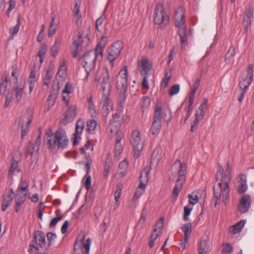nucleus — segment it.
<instances>
[{
    "instance_id": "obj_1",
    "label": "nucleus",
    "mask_w": 254,
    "mask_h": 254,
    "mask_svg": "<svg viewBox=\"0 0 254 254\" xmlns=\"http://www.w3.org/2000/svg\"><path fill=\"white\" fill-rule=\"evenodd\" d=\"M231 171V168L230 164L227 163V166L224 174L223 173L220 175V180L216 181L218 184L213 186L215 207H216L217 205L220 202L221 198H222V201L224 205H226L228 203L229 198Z\"/></svg>"
},
{
    "instance_id": "obj_2",
    "label": "nucleus",
    "mask_w": 254,
    "mask_h": 254,
    "mask_svg": "<svg viewBox=\"0 0 254 254\" xmlns=\"http://www.w3.org/2000/svg\"><path fill=\"white\" fill-rule=\"evenodd\" d=\"M51 131L47 133V136L44 141L48 145L49 148L52 151H56L60 148L64 149L68 144V139L64 130L63 128H59L54 133L53 140L52 139Z\"/></svg>"
},
{
    "instance_id": "obj_3",
    "label": "nucleus",
    "mask_w": 254,
    "mask_h": 254,
    "mask_svg": "<svg viewBox=\"0 0 254 254\" xmlns=\"http://www.w3.org/2000/svg\"><path fill=\"white\" fill-rule=\"evenodd\" d=\"M172 169L177 170L178 173V177L172 192V197L176 200L182 189L183 185L186 181L187 165L182 164L179 159H177L172 165Z\"/></svg>"
},
{
    "instance_id": "obj_4",
    "label": "nucleus",
    "mask_w": 254,
    "mask_h": 254,
    "mask_svg": "<svg viewBox=\"0 0 254 254\" xmlns=\"http://www.w3.org/2000/svg\"><path fill=\"white\" fill-rule=\"evenodd\" d=\"M164 115V119L167 123L170 121L171 116L170 113L168 114V117L166 119V113H163L161 103H157L156 104L154 114L153 117V121L152 124L150 131L153 135H157L159 134L162 127V114Z\"/></svg>"
},
{
    "instance_id": "obj_5",
    "label": "nucleus",
    "mask_w": 254,
    "mask_h": 254,
    "mask_svg": "<svg viewBox=\"0 0 254 254\" xmlns=\"http://www.w3.org/2000/svg\"><path fill=\"white\" fill-rule=\"evenodd\" d=\"M45 236L44 233L37 231L34 233V240L30 244V251L33 249L36 250V254H47L48 250L45 248Z\"/></svg>"
},
{
    "instance_id": "obj_6",
    "label": "nucleus",
    "mask_w": 254,
    "mask_h": 254,
    "mask_svg": "<svg viewBox=\"0 0 254 254\" xmlns=\"http://www.w3.org/2000/svg\"><path fill=\"white\" fill-rule=\"evenodd\" d=\"M154 22L160 28H164L169 22V16L165 12V7L161 3H157L155 6Z\"/></svg>"
},
{
    "instance_id": "obj_7",
    "label": "nucleus",
    "mask_w": 254,
    "mask_h": 254,
    "mask_svg": "<svg viewBox=\"0 0 254 254\" xmlns=\"http://www.w3.org/2000/svg\"><path fill=\"white\" fill-rule=\"evenodd\" d=\"M89 41V37L86 35L82 37V35L79 33L78 35L73 38V47L71 49V54L74 58L78 56V52L83 50L88 45Z\"/></svg>"
},
{
    "instance_id": "obj_8",
    "label": "nucleus",
    "mask_w": 254,
    "mask_h": 254,
    "mask_svg": "<svg viewBox=\"0 0 254 254\" xmlns=\"http://www.w3.org/2000/svg\"><path fill=\"white\" fill-rule=\"evenodd\" d=\"M32 120V118L31 116L26 115L16 119L13 127L16 128V132H18L19 127L20 125L22 124L21 130V139H23L28 132Z\"/></svg>"
},
{
    "instance_id": "obj_9",
    "label": "nucleus",
    "mask_w": 254,
    "mask_h": 254,
    "mask_svg": "<svg viewBox=\"0 0 254 254\" xmlns=\"http://www.w3.org/2000/svg\"><path fill=\"white\" fill-rule=\"evenodd\" d=\"M123 47V42L117 41L108 49L107 59L112 66L113 65L114 61L119 57Z\"/></svg>"
},
{
    "instance_id": "obj_10",
    "label": "nucleus",
    "mask_w": 254,
    "mask_h": 254,
    "mask_svg": "<svg viewBox=\"0 0 254 254\" xmlns=\"http://www.w3.org/2000/svg\"><path fill=\"white\" fill-rule=\"evenodd\" d=\"M133 149L134 152V156L137 158L140 155V152L144 147L143 141L141 140L140 133L138 130L133 131L130 139Z\"/></svg>"
},
{
    "instance_id": "obj_11",
    "label": "nucleus",
    "mask_w": 254,
    "mask_h": 254,
    "mask_svg": "<svg viewBox=\"0 0 254 254\" xmlns=\"http://www.w3.org/2000/svg\"><path fill=\"white\" fill-rule=\"evenodd\" d=\"M117 88L120 93H125L127 86V66H124L119 73L117 77Z\"/></svg>"
},
{
    "instance_id": "obj_12",
    "label": "nucleus",
    "mask_w": 254,
    "mask_h": 254,
    "mask_svg": "<svg viewBox=\"0 0 254 254\" xmlns=\"http://www.w3.org/2000/svg\"><path fill=\"white\" fill-rule=\"evenodd\" d=\"M64 117L61 119L60 124L63 126H66L72 122L77 114V107L75 105L68 106Z\"/></svg>"
},
{
    "instance_id": "obj_13",
    "label": "nucleus",
    "mask_w": 254,
    "mask_h": 254,
    "mask_svg": "<svg viewBox=\"0 0 254 254\" xmlns=\"http://www.w3.org/2000/svg\"><path fill=\"white\" fill-rule=\"evenodd\" d=\"M254 66L252 64H249L247 67V75L243 80L240 82V87L241 89L244 92H246L248 87L252 83L253 79V69Z\"/></svg>"
},
{
    "instance_id": "obj_14",
    "label": "nucleus",
    "mask_w": 254,
    "mask_h": 254,
    "mask_svg": "<svg viewBox=\"0 0 254 254\" xmlns=\"http://www.w3.org/2000/svg\"><path fill=\"white\" fill-rule=\"evenodd\" d=\"M254 19V8L251 6L246 7L244 13L242 24L246 32H247L248 28L252 25Z\"/></svg>"
},
{
    "instance_id": "obj_15",
    "label": "nucleus",
    "mask_w": 254,
    "mask_h": 254,
    "mask_svg": "<svg viewBox=\"0 0 254 254\" xmlns=\"http://www.w3.org/2000/svg\"><path fill=\"white\" fill-rule=\"evenodd\" d=\"M185 14L183 8L179 7L176 11L175 14V25L178 28H181L185 25Z\"/></svg>"
},
{
    "instance_id": "obj_16",
    "label": "nucleus",
    "mask_w": 254,
    "mask_h": 254,
    "mask_svg": "<svg viewBox=\"0 0 254 254\" xmlns=\"http://www.w3.org/2000/svg\"><path fill=\"white\" fill-rule=\"evenodd\" d=\"M85 127L84 122L79 119L76 123L75 132L73 134L74 139L73 141V145L74 146L78 144V141L81 139L80 135L81 134L83 129Z\"/></svg>"
},
{
    "instance_id": "obj_17",
    "label": "nucleus",
    "mask_w": 254,
    "mask_h": 254,
    "mask_svg": "<svg viewBox=\"0 0 254 254\" xmlns=\"http://www.w3.org/2000/svg\"><path fill=\"white\" fill-rule=\"evenodd\" d=\"M113 118L114 122L110 125L109 128L111 132L115 134H119L120 132H119V130L120 128L119 125H120V122L122 119L121 113L120 112L116 113L113 115Z\"/></svg>"
},
{
    "instance_id": "obj_18",
    "label": "nucleus",
    "mask_w": 254,
    "mask_h": 254,
    "mask_svg": "<svg viewBox=\"0 0 254 254\" xmlns=\"http://www.w3.org/2000/svg\"><path fill=\"white\" fill-rule=\"evenodd\" d=\"M110 93L103 94L101 102L103 103L102 110L104 114L108 115L113 110V104L111 99L110 98Z\"/></svg>"
},
{
    "instance_id": "obj_19",
    "label": "nucleus",
    "mask_w": 254,
    "mask_h": 254,
    "mask_svg": "<svg viewBox=\"0 0 254 254\" xmlns=\"http://www.w3.org/2000/svg\"><path fill=\"white\" fill-rule=\"evenodd\" d=\"M251 196L247 194L243 195L240 201L239 206V211L242 213L247 212L251 207Z\"/></svg>"
},
{
    "instance_id": "obj_20",
    "label": "nucleus",
    "mask_w": 254,
    "mask_h": 254,
    "mask_svg": "<svg viewBox=\"0 0 254 254\" xmlns=\"http://www.w3.org/2000/svg\"><path fill=\"white\" fill-rule=\"evenodd\" d=\"M111 87L109 74L108 70H106V72L104 74L103 79L102 82V90L103 94L110 93Z\"/></svg>"
},
{
    "instance_id": "obj_21",
    "label": "nucleus",
    "mask_w": 254,
    "mask_h": 254,
    "mask_svg": "<svg viewBox=\"0 0 254 254\" xmlns=\"http://www.w3.org/2000/svg\"><path fill=\"white\" fill-rule=\"evenodd\" d=\"M20 160V154L15 155L12 158L10 167L8 171V176H12L14 172L19 173L20 171V168L18 166V164Z\"/></svg>"
},
{
    "instance_id": "obj_22",
    "label": "nucleus",
    "mask_w": 254,
    "mask_h": 254,
    "mask_svg": "<svg viewBox=\"0 0 254 254\" xmlns=\"http://www.w3.org/2000/svg\"><path fill=\"white\" fill-rule=\"evenodd\" d=\"M209 238L207 236L201 237L199 244L198 254H207L209 250Z\"/></svg>"
},
{
    "instance_id": "obj_23",
    "label": "nucleus",
    "mask_w": 254,
    "mask_h": 254,
    "mask_svg": "<svg viewBox=\"0 0 254 254\" xmlns=\"http://www.w3.org/2000/svg\"><path fill=\"white\" fill-rule=\"evenodd\" d=\"M178 29V34L181 39V47L182 49H184L187 44V37L190 35V31L188 32L186 26Z\"/></svg>"
},
{
    "instance_id": "obj_24",
    "label": "nucleus",
    "mask_w": 254,
    "mask_h": 254,
    "mask_svg": "<svg viewBox=\"0 0 254 254\" xmlns=\"http://www.w3.org/2000/svg\"><path fill=\"white\" fill-rule=\"evenodd\" d=\"M14 193L13 190L10 189L8 190L6 194L3 196L1 205V210L2 211H5L7 207L11 203L13 199L12 195Z\"/></svg>"
},
{
    "instance_id": "obj_25",
    "label": "nucleus",
    "mask_w": 254,
    "mask_h": 254,
    "mask_svg": "<svg viewBox=\"0 0 254 254\" xmlns=\"http://www.w3.org/2000/svg\"><path fill=\"white\" fill-rule=\"evenodd\" d=\"M26 193H21L18 191L15 198V210L16 212H18L21 208V205L24 202Z\"/></svg>"
},
{
    "instance_id": "obj_26",
    "label": "nucleus",
    "mask_w": 254,
    "mask_h": 254,
    "mask_svg": "<svg viewBox=\"0 0 254 254\" xmlns=\"http://www.w3.org/2000/svg\"><path fill=\"white\" fill-rule=\"evenodd\" d=\"M138 68L141 75H147L150 69L148 60L146 59L142 60L140 64H138Z\"/></svg>"
},
{
    "instance_id": "obj_27",
    "label": "nucleus",
    "mask_w": 254,
    "mask_h": 254,
    "mask_svg": "<svg viewBox=\"0 0 254 254\" xmlns=\"http://www.w3.org/2000/svg\"><path fill=\"white\" fill-rule=\"evenodd\" d=\"M84 61L86 65H94L96 61L95 59V54L93 51H89L88 53H85L81 58Z\"/></svg>"
},
{
    "instance_id": "obj_28",
    "label": "nucleus",
    "mask_w": 254,
    "mask_h": 254,
    "mask_svg": "<svg viewBox=\"0 0 254 254\" xmlns=\"http://www.w3.org/2000/svg\"><path fill=\"white\" fill-rule=\"evenodd\" d=\"M25 88L24 85H18L16 83L13 88V91L15 93V102L17 104L22 99V96L24 93V89Z\"/></svg>"
},
{
    "instance_id": "obj_29",
    "label": "nucleus",
    "mask_w": 254,
    "mask_h": 254,
    "mask_svg": "<svg viewBox=\"0 0 254 254\" xmlns=\"http://www.w3.org/2000/svg\"><path fill=\"white\" fill-rule=\"evenodd\" d=\"M61 43L62 40L60 38H57L56 39L54 44L50 49V54L52 57L55 58L57 56L60 51Z\"/></svg>"
},
{
    "instance_id": "obj_30",
    "label": "nucleus",
    "mask_w": 254,
    "mask_h": 254,
    "mask_svg": "<svg viewBox=\"0 0 254 254\" xmlns=\"http://www.w3.org/2000/svg\"><path fill=\"white\" fill-rule=\"evenodd\" d=\"M245 225L244 220H241L236 224L229 228V232L233 234H236L241 231Z\"/></svg>"
},
{
    "instance_id": "obj_31",
    "label": "nucleus",
    "mask_w": 254,
    "mask_h": 254,
    "mask_svg": "<svg viewBox=\"0 0 254 254\" xmlns=\"http://www.w3.org/2000/svg\"><path fill=\"white\" fill-rule=\"evenodd\" d=\"M162 149L160 147H156L152 153L151 163L155 162L158 163L161 159Z\"/></svg>"
},
{
    "instance_id": "obj_32",
    "label": "nucleus",
    "mask_w": 254,
    "mask_h": 254,
    "mask_svg": "<svg viewBox=\"0 0 254 254\" xmlns=\"http://www.w3.org/2000/svg\"><path fill=\"white\" fill-rule=\"evenodd\" d=\"M182 230L184 233V239L186 241H188L191 233V224L189 223L184 225L182 228Z\"/></svg>"
},
{
    "instance_id": "obj_33",
    "label": "nucleus",
    "mask_w": 254,
    "mask_h": 254,
    "mask_svg": "<svg viewBox=\"0 0 254 254\" xmlns=\"http://www.w3.org/2000/svg\"><path fill=\"white\" fill-rule=\"evenodd\" d=\"M87 107L91 116H95L96 114V108L93 102V96L92 95L90 96L88 99Z\"/></svg>"
},
{
    "instance_id": "obj_34",
    "label": "nucleus",
    "mask_w": 254,
    "mask_h": 254,
    "mask_svg": "<svg viewBox=\"0 0 254 254\" xmlns=\"http://www.w3.org/2000/svg\"><path fill=\"white\" fill-rule=\"evenodd\" d=\"M235 56V49L233 47H230L225 56V62L226 64H229L231 62H234Z\"/></svg>"
},
{
    "instance_id": "obj_35",
    "label": "nucleus",
    "mask_w": 254,
    "mask_h": 254,
    "mask_svg": "<svg viewBox=\"0 0 254 254\" xmlns=\"http://www.w3.org/2000/svg\"><path fill=\"white\" fill-rule=\"evenodd\" d=\"M47 51V46L45 44L41 45L39 52H38V56L40 58V63L42 64L44 60V57Z\"/></svg>"
},
{
    "instance_id": "obj_36",
    "label": "nucleus",
    "mask_w": 254,
    "mask_h": 254,
    "mask_svg": "<svg viewBox=\"0 0 254 254\" xmlns=\"http://www.w3.org/2000/svg\"><path fill=\"white\" fill-rule=\"evenodd\" d=\"M150 100L149 97L147 96H143L140 102V105L141 107V109L143 112L144 110L147 109L150 106Z\"/></svg>"
},
{
    "instance_id": "obj_37",
    "label": "nucleus",
    "mask_w": 254,
    "mask_h": 254,
    "mask_svg": "<svg viewBox=\"0 0 254 254\" xmlns=\"http://www.w3.org/2000/svg\"><path fill=\"white\" fill-rule=\"evenodd\" d=\"M144 173L145 175V181L148 182V176H149V172L148 170L144 171L143 172H142V173L140 174V184L137 187L138 189L141 190L144 192L145 187V184L143 183V181L141 180L143 177V173Z\"/></svg>"
},
{
    "instance_id": "obj_38",
    "label": "nucleus",
    "mask_w": 254,
    "mask_h": 254,
    "mask_svg": "<svg viewBox=\"0 0 254 254\" xmlns=\"http://www.w3.org/2000/svg\"><path fill=\"white\" fill-rule=\"evenodd\" d=\"M1 80L2 81L0 83V94L4 95L7 89V78L6 76L3 75Z\"/></svg>"
},
{
    "instance_id": "obj_39",
    "label": "nucleus",
    "mask_w": 254,
    "mask_h": 254,
    "mask_svg": "<svg viewBox=\"0 0 254 254\" xmlns=\"http://www.w3.org/2000/svg\"><path fill=\"white\" fill-rule=\"evenodd\" d=\"M80 2H76L75 3L74 5V15L75 17L76 18V23L78 24V23H81V14H80Z\"/></svg>"
},
{
    "instance_id": "obj_40",
    "label": "nucleus",
    "mask_w": 254,
    "mask_h": 254,
    "mask_svg": "<svg viewBox=\"0 0 254 254\" xmlns=\"http://www.w3.org/2000/svg\"><path fill=\"white\" fill-rule=\"evenodd\" d=\"M241 179L242 180V182H241V185L239 189H238V192L239 193H244L247 190V185L246 180H244V178H245V176L244 175H242L240 177Z\"/></svg>"
},
{
    "instance_id": "obj_41",
    "label": "nucleus",
    "mask_w": 254,
    "mask_h": 254,
    "mask_svg": "<svg viewBox=\"0 0 254 254\" xmlns=\"http://www.w3.org/2000/svg\"><path fill=\"white\" fill-rule=\"evenodd\" d=\"M97 123L94 119H92L87 122L86 130L88 132L94 131L97 127Z\"/></svg>"
},
{
    "instance_id": "obj_42",
    "label": "nucleus",
    "mask_w": 254,
    "mask_h": 254,
    "mask_svg": "<svg viewBox=\"0 0 254 254\" xmlns=\"http://www.w3.org/2000/svg\"><path fill=\"white\" fill-rule=\"evenodd\" d=\"M127 167V162L126 160L123 161L120 163L119 165V169L121 170V171L119 172L118 173L120 176L123 177L125 175Z\"/></svg>"
},
{
    "instance_id": "obj_43",
    "label": "nucleus",
    "mask_w": 254,
    "mask_h": 254,
    "mask_svg": "<svg viewBox=\"0 0 254 254\" xmlns=\"http://www.w3.org/2000/svg\"><path fill=\"white\" fill-rule=\"evenodd\" d=\"M37 152L34 151L32 143L29 142L25 152L26 156L27 157L29 155L32 156L34 153H37Z\"/></svg>"
},
{
    "instance_id": "obj_44",
    "label": "nucleus",
    "mask_w": 254,
    "mask_h": 254,
    "mask_svg": "<svg viewBox=\"0 0 254 254\" xmlns=\"http://www.w3.org/2000/svg\"><path fill=\"white\" fill-rule=\"evenodd\" d=\"M39 134L38 136L37 137L34 144H33V145L34 146V150L35 152H38V150H39V146L41 144V128L39 129Z\"/></svg>"
},
{
    "instance_id": "obj_45",
    "label": "nucleus",
    "mask_w": 254,
    "mask_h": 254,
    "mask_svg": "<svg viewBox=\"0 0 254 254\" xmlns=\"http://www.w3.org/2000/svg\"><path fill=\"white\" fill-rule=\"evenodd\" d=\"M17 22V23L13 27H12L9 29V33L12 35L16 34L19 30L20 24L19 17L18 18Z\"/></svg>"
},
{
    "instance_id": "obj_46",
    "label": "nucleus",
    "mask_w": 254,
    "mask_h": 254,
    "mask_svg": "<svg viewBox=\"0 0 254 254\" xmlns=\"http://www.w3.org/2000/svg\"><path fill=\"white\" fill-rule=\"evenodd\" d=\"M222 252L226 254H230L233 251V246L229 243L223 244Z\"/></svg>"
},
{
    "instance_id": "obj_47",
    "label": "nucleus",
    "mask_w": 254,
    "mask_h": 254,
    "mask_svg": "<svg viewBox=\"0 0 254 254\" xmlns=\"http://www.w3.org/2000/svg\"><path fill=\"white\" fill-rule=\"evenodd\" d=\"M29 186L28 183L26 181H21L18 186V189L21 191L20 193L25 191Z\"/></svg>"
},
{
    "instance_id": "obj_48",
    "label": "nucleus",
    "mask_w": 254,
    "mask_h": 254,
    "mask_svg": "<svg viewBox=\"0 0 254 254\" xmlns=\"http://www.w3.org/2000/svg\"><path fill=\"white\" fill-rule=\"evenodd\" d=\"M201 120H199V117H195V120H194L191 126L190 131L194 132L198 128V124Z\"/></svg>"
},
{
    "instance_id": "obj_49",
    "label": "nucleus",
    "mask_w": 254,
    "mask_h": 254,
    "mask_svg": "<svg viewBox=\"0 0 254 254\" xmlns=\"http://www.w3.org/2000/svg\"><path fill=\"white\" fill-rule=\"evenodd\" d=\"M52 75H51L48 70L46 71L45 76L43 78V85L48 86L49 84V81L51 79Z\"/></svg>"
},
{
    "instance_id": "obj_50",
    "label": "nucleus",
    "mask_w": 254,
    "mask_h": 254,
    "mask_svg": "<svg viewBox=\"0 0 254 254\" xmlns=\"http://www.w3.org/2000/svg\"><path fill=\"white\" fill-rule=\"evenodd\" d=\"M180 91V85L179 84H175L170 90L169 94L170 96H173L179 93Z\"/></svg>"
},
{
    "instance_id": "obj_51",
    "label": "nucleus",
    "mask_w": 254,
    "mask_h": 254,
    "mask_svg": "<svg viewBox=\"0 0 254 254\" xmlns=\"http://www.w3.org/2000/svg\"><path fill=\"white\" fill-rule=\"evenodd\" d=\"M91 243L92 241L91 239L89 238H87L86 240L85 243L84 244V247L85 248V254H89Z\"/></svg>"
},
{
    "instance_id": "obj_52",
    "label": "nucleus",
    "mask_w": 254,
    "mask_h": 254,
    "mask_svg": "<svg viewBox=\"0 0 254 254\" xmlns=\"http://www.w3.org/2000/svg\"><path fill=\"white\" fill-rule=\"evenodd\" d=\"M188 198H189V203L192 205L195 204L198 201V198L196 195L193 196L190 194H189L188 195Z\"/></svg>"
},
{
    "instance_id": "obj_53",
    "label": "nucleus",
    "mask_w": 254,
    "mask_h": 254,
    "mask_svg": "<svg viewBox=\"0 0 254 254\" xmlns=\"http://www.w3.org/2000/svg\"><path fill=\"white\" fill-rule=\"evenodd\" d=\"M184 213L183 216V219L185 221L188 220V216L190 215L192 208H190L187 206H185L184 208Z\"/></svg>"
},
{
    "instance_id": "obj_54",
    "label": "nucleus",
    "mask_w": 254,
    "mask_h": 254,
    "mask_svg": "<svg viewBox=\"0 0 254 254\" xmlns=\"http://www.w3.org/2000/svg\"><path fill=\"white\" fill-rule=\"evenodd\" d=\"M13 99V94L11 93H8L5 96V101L4 103V107H7L9 104L11 100Z\"/></svg>"
},
{
    "instance_id": "obj_55",
    "label": "nucleus",
    "mask_w": 254,
    "mask_h": 254,
    "mask_svg": "<svg viewBox=\"0 0 254 254\" xmlns=\"http://www.w3.org/2000/svg\"><path fill=\"white\" fill-rule=\"evenodd\" d=\"M47 238L49 241L48 246H50L52 244V241L56 238V235L52 232H49L47 234Z\"/></svg>"
},
{
    "instance_id": "obj_56",
    "label": "nucleus",
    "mask_w": 254,
    "mask_h": 254,
    "mask_svg": "<svg viewBox=\"0 0 254 254\" xmlns=\"http://www.w3.org/2000/svg\"><path fill=\"white\" fill-rule=\"evenodd\" d=\"M218 167L219 168L218 171H217L216 175H215V179L216 181L220 180V175H222L224 172V169L223 168L222 165L220 163L218 164Z\"/></svg>"
},
{
    "instance_id": "obj_57",
    "label": "nucleus",
    "mask_w": 254,
    "mask_h": 254,
    "mask_svg": "<svg viewBox=\"0 0 254 254\" xmlns=\"http://www.w3.org/2000/svg\"><path fill=\"white\" fill-rule=\"evenodd\" d=\"M71 89H72V84L69 82L67 83L66 85H65L63 90V93H66L67 95H68L69 93L71 92Z\"/></svg>"
},
{
    "instance_id": "obj_58",
    "label": "nucleus",
    "mask_w": 254,
    "mask_h": 254,
    "mask_svg": "<svg viewBox=\"0 0 254 254\" xmlns=\"http://www.w3.org/2000/svg\"><path fill=\"white\" fill-rule=\"evenodd\" d=\"M121 95L118 99V105L120 107H123L126 99L125 93H120Z\"/></svg>"
},
{
    "instance_id": "obj_59",
    "label": "nucleus",
    "mask_w": 254,
    "mask_h": 254,
    "mask_svg": "<svg viewBox=\"0 0 254 254\" xmlns=\"http://www.w3.org/2000/svg\"><path fill=\"white\" fill-rule=\"evenodd\" d=\"M62 219V216L57 217L56 218H54L53 219H52V220L49 224V226L50 227H54L56 226V225L57 224V223L60 220H61Z\"/></svg>"
},
{
    "instance_id": "obj_60",
    "label": "nucleus",
    "mask_w": 254,
    "mask_h": 254,
    "mask_svg": "<svg viewBox=\"0 0 254 254\" xmlns=\"http://www.w3.org/2000/svg\"><path fill=\"white\" fill-rule=\"evenodd\" d=\"M44 25H42L41 30L37 37V40L39 42H41L43 40L44 33Z\"/></svg>"
},
{
    "instance_id": "obj_61",
    "label": "nucleus",
    "mask_w": 254,
    "mask_h": 254,
    "mask_svg": "<svg viewBox=\"0 0 254 254\" xmlns=\"http://www.w3.org/2000/svg\"><path fill=\"white\" fill-rule=\"evenodd\" d=\"M95 54V59L96 60L98 56H100L101 58L103 57V50L96 47L95 52H93Z\"/></svg>"
},
{
    "instance_id": "obj_62",
    "label": "nucleus",
    "mask_w": 254,
    "mask_h": 254,
    "mask_svg": "<svg viewBox=\"0 0 254 254\" xmlns=\"http://www.w3.org/2000/svg\"><path fill=\"white\" fill-rule=\"evenodd\" d=\"M143 76V79L141 82V85L144 89H148L149 85L147 80V77L146 75H142Z\"/></svg>"
},
{
    "instance_id": "obj_63",
    "label": "nucleus",
    "mask_w": 254,
    "mask_h": 254,
    "mask_svg": "<svg viewBox=\"0 0 254 254\" xmlns=\"http://www.w3.org/2000/svg\"><path fill=\"white\" fill-rule=\"evenodd\" d=\"M91 141L89 140H88L86 143H85L84 146L83 147H81L80 149V151L81 154H84L85 153V151L89 149L90 145H91Z\"/></svg>"
},
{
    "instance_id": "obj_64",
    "label": "nucleus",
    "mask_w": 254,
    "mask_h": 254,
    "mask_svg": "<svg viewBox=\"0 0 254 254\" xmlns=\"http://www.w3.org/2000/svg\"><path fill=\"white\" fill-rule=\"evenodd\" d=\"M57 96V91L55 90H51L50 92V94L48 96V99H53L54 100H56V99Z\"/></svg>"
}]
</instances>
